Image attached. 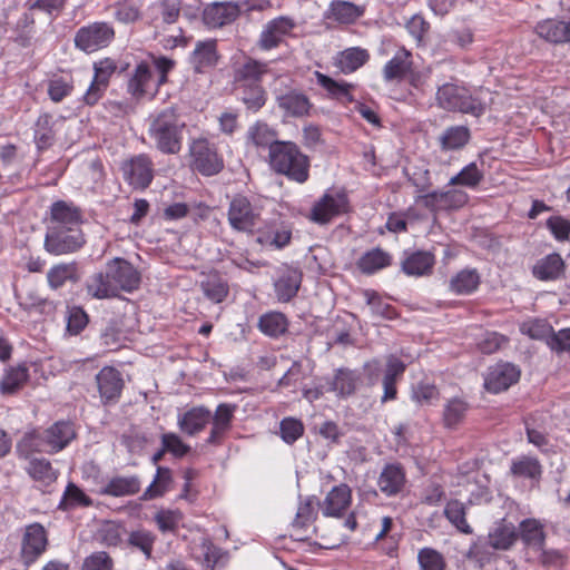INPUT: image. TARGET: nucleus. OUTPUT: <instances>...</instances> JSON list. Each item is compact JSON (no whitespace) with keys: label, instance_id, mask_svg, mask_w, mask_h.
Returning <instances> with one entry per match:
<instances>
[{"label":"nucleus","instance_id":"obj_1","mask_svg":"<svg viewBox=\"0 0 570 570\" xmlns=\"http://www.w3.org/2000/svg\"><path fill=\"white\" fill-rule=\"evenodd\" d=\"M140 273L128 261L116 257L106 264L105 273H97L87 283L94 298L117 297L120 291L131 293L139 287Z\"/></svg>","mask_w":570,"mask_h":570},{"label":"nucleus","instance_id":"obj_2","mask_svg":"<svg viewBox=\"0 0 570 570\" xmlns=\"http://www.w3.org/2000/svg\"><path fill=\"white\" fill-rule=\"evenodd\" d=\"M76 438L71 422L58 421L43 431L24 433L17 444L19 455L28 458L36 452L57 453Z\"/></svg>","mask_w":570,"mask_h":570},{"label":"nucleus","instance_id":"obj_3","mask_svg":"<svg viewBox=\"0 0 570 570\" xmlns=\"http://www.w3.org/2000/svg\"><path fill=\"white\" fill-rule=\"evenodd\" d=\"M185 124L173 108L160 111L149 126V136L158 150L164 154H178L181 149Z\"/></svg>","mask_w":570,"mask_h":570},{"label":"nucleus","instance_id":"obj_4","mask_svg":"<svg viewBox=\"0 0 570 570\" xmlns=\"http://www.w3.org/2000/svg\"><path fill=\"white\" fill-rule=\"evenodd\" d=\"M247 139L256 147H267V161L277 174H285V141L276 139V132L267 125L257 122L249 127Z\"/></svg>","mask_w":570,"mask_h":570},{"label":"nucleus","instance_id":"obj_5","mask_svg":"<svg viewBox=\"0 0 570 570\" xmlns=\"http://www.w3.org/2000/svg\"><path fill=\"white\" fill-rule=\"evenodd\" d=\"M80 227H48L45 249L51 255H65L79 250L85 245Z\"/></svg>","mask_w":570,"mask_h":570},{"label":"nucleus","instance_id":"obj_6","mask_svg":"<svg viewBox=\"0 0 570 570\" xmlns=\"http://www.w3.org/2000/svg\"><path fill=\"white\" fill-rule=\"evenodd\" d=\"M229 226L242 233H253L261 220V209L244 195H236L227 210Z\"/></svg>","mask_w":570,"mask_h":570},{"label":"nucleus","instance_id":"obj_7","mask_svg":"<svg viewBox=\"0 0 570 570\" xmlns=\"http://www.w3.org/2000/svg\"><path fill=\"white\" fill-rule=\"evenodd\" d=\"M49 533L39 522L27 524L23 529L20 558L26 567L33 564L47 551Z\"/></svg>","mask_w":570,"mask_h":570},{"label":"nucleus","instance_id":"obj_8","mask_svg":"<svg viewBox=\"0 0 570 570\" xmlns=\"http://www.w3.org/2000/svg\"><path fill=\"white\" fill-rule=\"evenodd\" d=\"M115 30L107 22H94L81 27L75 36V45L85 52L106 48L114 39Z\"/></svg>","mask_w":570,"mask_h":570},{"label":"nucleus","instance_id":"obj_9","mask_svg":"<svg viewBox=\"0 0 570 570\" xmlns=\"http://www.w3.org/2000/svg\"><path fill=\"white\" fill-rule=\"evenodd\" d=\"M189 151L193 167L204 176L216 175L224 167L223 158L207 139L194 140Z\"/></svg>","mask_w":570,"mask_h":570},{"label":"nucleus","instance_id":"obj_10","mask_svg":"<svg viewBox=\"0 0 570 570\" xmlns=\"http://www.w3.org/2000/svg\"><path fill=\"white\" fill-rule=\"evenodd\" d=\"M242 12V4L235 1H214L207 3L202 12V20L209 29L222 28L233 23Z\"/></svg>","mask_w":570,"mask_h":570},{"label":"nucleus","instance_id":"obj_11","mask_svg":"<svg viewBox=\"0 0 570 570\" xmlns=\"http://www.w3.org/2000/svg\"><path fill=\"white\" fill-rule=\"evenodd\" d=\"M348 200L344 193H326L313 206L311 219L317 224H327L334 217L347 212Z\"/></svg>","mask_w":570,"mask_h":570},{"label":"nucleus","instance_id":"obj_12","mask_svg":"<svg viewBox=\"0 0 570 570\" xmlns=\"http://www.w3.org/2000/svg\"><path fill=\"white\" fill-rule=\"evenodd\" d=\"M125 179L136 189L147 188L154 178V164L147 155H138L122 166Z\"/></svg>","mask_w":570,"mask_h":570},{"label":"nucleus","instance_id":"obj_13","mask_svg":"<svg viewBox=\"0 0 570 570\" xmlns=\"http://www.w3.org/2000/svg\"><path fill=\"white\" fill-rule=\"evenodd\" d=\"M416 202L431 212L456 209L468 202V194L462 190L432 191L421 195Z\"/></svg>","mask_w":570,"mask_h":570},{"label":"nucleus","instance_id":"obj_14","mask_svg":"<svg viewBox=\"0 0 570 570\" xmlns=\"http://www.w3.org/2000/svg\"><path fill=\"white\" fill-rule=\"evenodd\" d=\"M520 370L511 363H498L489 367L484 376V387L491 393H500L517 383Z\"/></svg>","mask_w":570,"mask_h":570},{"label":"nucleus","instance_id":"obj_15","mask_svg":"<svg viewBox=\"0 0 570 570\" xmlns=\"http://www.w3.org/2000/svg\"><path fill=\"white\" fill-rule=\"evenodd\" d=\"M352 505V490L347 484H338L331 489L320 504L324 517L343 518Z\"/></svg>","mask_w":570,"mask_h":570},{"label":"nucleus","instance_id":"obj_16","mask_svg":"<svg viewBox=\"0 0 570 570\" xmlns=\"http://www.w3.org/2000/svg\"><path fill=\"white\" fill-rule=\"evenodd\" d=\"M235 410L236 405L228 403H222L217 406L214 415L212 414V429L208 438L206 439V444H222L225 435L232 428Z\"/></svg>","mask_w":570,"mask_h":570},{"label":"nucleus","instance_id":"obj_17","mask_svg":"<svg viewBox=\"0 0 570 570\" xmlns=\"http://www.w3.org/2000/svg\"><path fill=\"white\" fill-rule=\"evenodd\" d=\"M219 60L217 51V40L207 39L197 41L194 51L190 55V63L194 70L203 73L210 68H214Z\"/></svg>","mask_w":570,"mask_h":570},{"label":"nucleus","instance_id":"obj_18","mask_svg":"<svg viewBox=\"0 0 570 570\" xmlns=\"http://www.w3.org/2000/svg\"><path fill=\"white\" fill-rule=\"evenodd\" d=\"M406 368L405 363L397 356L391 354L386 357L385 370L383 375V395L381 401L383 403L396 399L397 390L396 382L400 380Z\"/></svg>","mask_w":570,"mask_h":570},{"label":"nucleus","instance_id":"obj_19","mask_svg":"<svg viewBox=\"0 0 570 570\" xmlns=\"http://www.w3.org/2000/svg\"><path fill=\"white\" fill-rule=\"evenodd\" d=\"M535 33L553 45L570 43V19H546L537 23Z\"/></svg>","mask_w":570,"mask_h":570},{"label":"nucleus","instance_id":"obj_20","mask_svg":"<svg viewBox=\"0 0 570 570\" xmlns=\"http://www.w3.org/2000/svg\"><path fill=\"white\" fill-rule=\"evenodd\" d=\"M212 420V412L205 406H194L178 415L177 425L179 430L194 436L202 432Z\"/></svg>","mask_w":570,"mask_h":570},{"label":"nucleus","instance_id":"obj_21","mask_svg":"<svg viewBox=\"0 0 570 570\" xmlns=\"http://www.w3.org/2000/svg\"><path fill=\"white\" fill-rule=\"evenodd\" d=\"M101 399L105 402L115 401L120 396L124 387L121 374L114 367L106 366L96 375Z\"/></svg>","mask_w":570,"mask_h":570},{"label":"nucleus","instance_id":"obj_22","mask_svg":"<svg viewBox=\"0 0 570 570\" xmlns=\"http://www.w3.org/2000/svg\"><path fill=\"white\" fill-rule=\"evenodd\" d=\"M405 472L400 464H386L377 479L380 491L386 497L399 494L405 485Z\"/></svg>","mask_w":570,"mask_h":570},{"label":"nucleus","instance_id":"obj_23","mask_svg":"<svg viewBox=\"0 0 570 570\" xmlns=\"http://www.w3.org/2000/svg\"><path fill=\"white\" fill-rule=\"evenodd\" d=\"M309 176V159L298 147L287 141V179L303 184Z\"/></svg>","mask_w":570,"mask_h":570},{"label":"nucleus","instance_id":"obj_24","mask_svg":"<svg viewBox=\"0 0 570 570\" xmlns=\"http://www.w3.org/2000/svg\"><path fill=\"white\" fill-rule=\"evenodd\" d=\"M491 102L492 92L489 89L478 88L471 91L465 88L464 98L460 100L462 106L458 108V111L480 117L485 112Z\"/></svg>","mask_w":570,"mask_h":570},{"label":"nucleus","instance_id":"obj_25","mask_svg":"<svg viewBox=\"0 0 570 570\" xmlns=\"http://www.w3.org/2000/svg\"><path fill=\"white\" fill-rule=\"evenodd\" d=\"M51 225L49 227H79L81 223L80 210L71 204L58 200L52 204Z\"/></svg>","mask_w":570,"mask_h":570},{"label":"nucleus","instance_id":"obj_26","mask_svg":"<svg viewBox=\"0 0 570 570\" xmlns=\"http://www.w3.org/2000/svg\"><path fill=\"white\" fill-rule=\"evenodd\" d=\"M314 503L315 498H307L304 502H301L289 534L295 541H302L307 537V532L314 520Z\"/></svg>","mask_w":570,"mask_h":570},{"label":"nucleus","instance_id":"obj_27","mask_svg":"<svg viewBox=\"0 0 570 570\" xmlns=\"http://www.w3.org/2000/svg\"><path fill=\"white\" fill-rule=\"evenodd\" d=\"M140 487L141 482L137 475L115 476L100 488L99 493L116 498L127 497L138 493Z\"/></svg>","mask_w":570,"mask_h":570},{"label":"nucleus","instance_id":"obj_28","mask_svg":"<svg viewBox=\"0 0 570 570\" xmlns=\"http://www.w3.org/2000/svg\"><path fill=\"white\" fill-rule=\"evenodd\" d=\"M412 53L401 47L394 56L383 67V78L385 81L402 79L412 67Z\"/></svg>","mask_w":570,"mask_h":570},{"label":"nucleus","instance_id":"obj_29","mask_svg":"<svg viewBox=\"0 0 570 570\" xmlns=\"http://www.w3.org/2000/svg\"><path fill=\"white\" fill-rule=\"evenodd\" d=\"M481 277L475 268H464L454 274L449 281V291L454 295H470L480 285Z\"/></svg>","mask_w":570,"mask_h":570},{"label":"nucleus","instance_id":"obj_30","mask_svg":"<svg viewBox=\"0 0 570 570\" xmlns=\"http://www.w3.org/2000/svg\"><path fill=\"white\" fill-rule=\"evenodd\" d=\"M79 279V268L76 262L53 265L47 273V282L51 289L62 287L67 282L77 283Z\"/></svg>","mask_w":570,"mask_h":570},{"label":"nucleus","instance_id":"obj_31","mask_svg":"<svg viewBox=\"0 0 570 570\" xmlns=\"http://www.w3.org/2000/svg\"><path fill=\"white\" fill-rule=\"evenodd\" d=\"M517 538L515 527L505 520L495 523L488 535L489 544L497 550H508L517 541Z\"/></svg>","mask_w":570,"mask_h":570},{"label":"nucleus","instance_id":"obj_32","mask_svg":"<svg viewBox=\"0 0 570 570\" xmlns=\"http://www.w3.org/2000/svg\"><path fill=\"white\" fill-rule=\"evenodd\" d=\"M370 59V53L361 47H351L337 55L336 66L343 73H351L364 66Z\"/></svg>","mask_w":570,"mask_h":570},{"label":"nucleus","instance_id":"obj_33","mask_svg":"<svg viewBox=\"0 0 570 570\" xmlns=\"http://www.w3.org/2000/svg\"><path fill=\"white\" fill-rule=\"evenodd\" d=\"M151 82L153 70L147 62H140L136 66L128 81V92L136 98H140L149 92Z\"/></svg>","mask_w":570,"mask_h":570},{"label":"nucleus","instance_id":"obj_34","mask_svg":"<svg viewBox=\"0 0 570 570\" xmlns=\"http://www.w3.org/2000/svg\"><path fill=\"white\" fill-rule=\"evenodd\" d=\"M434 257L429 252H414L402 263V269L410 276H423L431 272Z\"/></svg>","mask_w":570,"mask_h":570},{"label":"nucleus","instance_id":"obj_35","mask_svg":"<svg viewBox=\"0 0 570 570\" xmlns=\"http://www.w3.org/2000/svg\"><path fill=\"white\" fill-rule=\"evenodd\" d=\"M563 265L559 254H550L535 263L532 273L538 279L552 281L561 275Z\"/></svg>","mask_w":570,"mask_h":570},{"label":"nucleus","instance_id":"obj_36","mask_svg":"<svg viewBox=\"0 0 570 570\" xmlns=\"http://www.w3.org/2000/svg\"><path fill=\"white\" fill-rule=\"evenodd\" d=\"M364 13V9L348 1H333L330 4L328 18L340 23H353Z\"/></svg>","mask_w":570,"mask_h":570},{"label":"nucleus","instance_id":"obj_37","mask_svg":"<svg viewBox=\"0 0 570 570\" xmlns=\"http://www.w3.org/2000/svg\"><path fill=\"white\" fill-rule=\"evenodd\" d=\"M361 377L355 371L340 368L331 383V390L340 396L353 394L360 385Z\"/></svg>","mask_w":570,"mask_h":570},{"label":"nucleus","instance_id":"obj_38","mask_svg":"<svg viewBox=\"0 0 570 570\" xmlns=\"http://www.w3.org/2000/svg\"><path fill=\"white\" fill-rule=\"evenodd\" d=\"M510 472L515 478L538 481L542 468L535 458L523 455L512 461Z\"/></svg>","mask_w":570,"mask_h":570},{"label":"nucleus","instance_id":"obj_39","mask_svg":"<svg viewBox=\"0 0 570 570\" xmlns=\"http://www.w3.org/2000/svg\"><path fill=\"white\" fill-rule=\"evenodd\" d=\"M465 88L454 83H444L438 89L436 100L441 108L449 111H458L462 106L460 100L464 98Z\"/></svg>","mask_w":570,"mask_h":570},{"label":"nucleus","instance_id":"obj_40","mask_svg":"<svg viewBox=\"0 0 570 570\" xmlns=\"http://www.w3.org/2000/svg\"><path fill=\"white\" fill-rule=\"evenodd\" d=\"M285 37V17L281 16L269 21L263 30L259 45L263 49L269 50L277 47Z\"/></svg>","mask_w":570,"mask_h":570},{"label":"nucleus","instance_id":"obj_41","mask_svg":"<svg viewBox=\"0 0 570 570\" xmlns=\"http://www.w3.org/2000/svg\"><path fill=\"white\" fill-rule=\"evenodd\" d=\"M470 139V130L464 126L446 128L439 138L442 150H456L463 148Z\"/></svg>","mask_w":570,"mask_h":570},{"label":"nucleus","instance_id":"obj_42","mask_svg":"<svg viewBox=\"0 0 570 570\" xmlns=\"http://www.w3.org/2000/svg\"><path fill=\"white\" fill-rule=\"evenodd\" d=\"M27 472L35 481L42 485H49L58 478V473L51 463L43 458L30 460Z\"/></svg>","mask_w":570,"mask_h":570},{"label":"nucleus","instance_id":"obj_43","mask_svg":"<svg viewBox=\"0 0 570 570\" xmlns=\"http://www.w3.org/2000/svg\"><path fill=\"white\" fill-rule=\"evenodd\" d=\"M52 117L48 114L40 115L35 125V142L38 149H47L53 145L55 130Z\"/></svg>","mask_w":570,"mask_h":570},{"label":"nucleus","instance_id":"obj_44","mask_svg":"<svg viewBox=\"0 0 570 570\" xmlns=\"http://www.w3.org/2000/svg\"><path fill=\"white\" fill-rule=\"evenodd\" d=\"M171 482V471L165 466H157L156 475L149 487L144 491L141 500H153L163 497Z\"/></svg>","mask_w":570,"mask_h":570},{"label":"nucleus","instance_id":"obj_45","mask_svg":"<svg viewBox=\"0 0 570 570\" xmlns=\"http://www.w3.org/2000/svg\"><path fill=\"white\" fill-rule=\"evenodd\" d=\"M391 264V256L381 248L365 253L358 261V268L366 274H373Z\"/></svg>","mask_w":570,"mask_h":570},{"label":"nucleus","instance_id":"obj_46","mask_svg":"<svg viewBox=\"0 0 570 570\" xmlns=\"http://www.w3.org/2000/svg\"><path fill=\"white\" fill-rule=\"evenodd\" d=\"M204 295L215 304L222 303L228 295L227 283L218 275H210L200 283Z\"/></svg>","mask_w":570,"mask_h":570},{"label":"nucleus","instance_id":"obj_47","mask_svg":"<svg viewBox=\"0 0 570 570\" xmlns=\"http://www.w3.org/2000/svg\"><path fill=\"white\" fill-rule=\"evenodd\" d=\"M315 77L317 80V83L323 87L330 96L337 98V99H346L347 101H352L353 97L351 95V89L353 86L347 82H338L332 79L331 77L320 72L315 71Z\"/></svg>","mask_w":570,"mask_h":570},{"label":"nucleus","instance_id":"obj_48","mask_svg":"<svg viewBox=\"0 0 570 570\" xmlns=\"http://www.w3.org/2000/svg\"><path fill=\"white\" fill-rule=\"evenodd\" d=\"M258 328L271 337H278L285 333V315L281 312H267L258 320Z\"/></svg>","mask_w":570,"mask_h":570},{"label":"nucleus","instance_id":"obj_49","mask_svg":"<svg viewBox=\"0 0 570 570\" xmlns=\"http://www.w3.org/2000/svg\"><path fill=\"white\" fill-rule=\"evenodd\" d=\"M364 297L373 318L380 321L392 320L395 317L396 313L394 308L384 299H382V297L379 296L375 292L365 291Z\"/></svg>","mask_w":570,"mask_h":570},{"label":"nucleus","instance_id":"obj_50","mask_svg":"<svg viewBox=\"0 0 570 570\" xmlns=\"http://www.w3.org/2000/svg\"><path fill=\"white\" fill-rule=\"evenodd\" d=\"M520 537L531 547L540 548L544 540L542 524L535 519H527L520 523Z\"/></svg>","mask_w":570,"mask_h":570},{"label":"nucleus","instance_id":"obj_51","mask_svg":"<svg viewBox=\"0 0 570 570\" xmlns=\"http://www.w3.org/2000/svg\"><path fill=\"white\" fill-rule=\"evenodd\" d=\"M28 380V368L24 365L10 368L3 376L0 389L3 394H12Z\"/></svg>","mask_w":570,"mask_h":570},{"label":"nucleus","instance_id":"obj_52","mask_svg":"<svg viewBox=\"0 0 570 570\" xmlns=\"http://www.w3.org/2000/svg\"><path fill=\"white\" fill-rule=\"evenodd\" d=\"M444 514L446 519L461 532L469 534L472 532L471 527L469 525L465 519V507L462 502L458 500H452L448 502Z\"/></svg>","mask_w":570,"mask_h":570},{"label":"nucleus","instance_id":"obj_53","mask_svg":"<svg viewBox=\"0 0 570 570\" xmlns=\"http://www.w3.org/2000/svg\"><path fill=\"white\" fill-rule=\"evenodd\" d=\"M483 179L482 171L478 168L475 163H470L464 168L461 169V171L453 176L449 185L450 186H464L469 188H475L481 180Z\"/></svg>","mask_w":570,"mask_h":570},{"label":"nucleus","instance_id":"obj_54","mask_svg":"<svg viewBox=\"0 0 570 570\" xmlns=\"http://www.w3.org/2000/svg\"><path fill=\"white\" fill-rule=\"evenodd\" d=\"M520 331L533 340H546V342L554 333L552 326L547 321L540 318L523 322L520 325Z\"/></svg>","mask_w":570,"mask_h":570},{"label":"nucleus","instance_id":"obj_55","mask_svg":"<svg viewBox=\"0 0 570 570\" xmlns=\"http://www.w3.org/2000/svg\"><path fill=\"white\" fill-rule=\"evenodd\" d=\"M267 66L256 60L246 61L236 72V80L247 85H254L266 72Z\"/></svg>","mask_w":570,"mask_h":570},{"label":"nucleus","instance_id":"obj_56","mask_svg":"<svg viewBox=\"0 0 570 570\" xmlns=\"http://www.w3.org/2000/svg\"><path fill=\"white\" fill-rule=\"evenodd\" d=\"M91 504L92 500L73 483L68 484L63 494V499L60 502V507H63V509L75 507H90Z\"/></svg>","mask_w":570,"mask_h":570},{"label":"nucleus","instance_id":"obj_57","mask_svg":"<svg viewBox=\"0 0 570 570\" xmlns=\"http://www.w3.org/2000/svg\"><path fill=\"white\" fill-rule=\"evenodd\" d=\"M140 16V4L135 0H124L115 6V17L122 23L136 22Z\"/></svg>","mask_w":570,"mask_h":570},{"label":"nucleus","instance_id":"obj_58","mask_svg":"<svg viewBox=\"0 0 570 570\" xmlns=\"http://www.w3.org/2000/svg\"><path fill=\"white\" fill-rule=\"evenodd\" d=\"M154 519L161 532H175L181 522L183 514L179 510H160Z\"/></svg>","mask_w":570,"mask_h":570},{"label":"nucleus","instance_id":"obj_59","mask_svg":"<svg viewBox=\"0 0 570 570\" xmlns=\"http://www.w3.org/2000/svg\"><path fill=\"white\" fill-rule=\"evenodd\" d=\"M417 560L422 570H445L443 556L432 548L421 549L417 554Z\"/></svg>","mask_w":570,"mask_h":570},{"label":"nucleus","instance_id":"obj_60","mask_svg":"<svg viewBox=\"0 0 570 570\" xmlns=\"http://www.w3.org/2000/svg\"><path fill=\"white\" fill-rule=\"evenodd\" d=\"M468 405L459 399H453L448 402L444 409V423L448 428L456 426L465 415Z\"/></svg>","mask_w":570,"mask_h":570},{"label":"nucleus","instance_id":"obj_61","mask_svg":"<svg viewBox=\"0 0 570 570\" xmlns=\"http://www.w3.org/2000/svg\"><path fill=\"white\" fill-rule=\"evenodd\" d=\"M156 537L148 530L139 529L129 534L130 546L139 549L147 558H150Z\"/></svg>","mask_w":570,"mask_h":570},{"label":"nucleus","instance_id":"obj_62","mask_svg":"<svg viewBox=\"0 0 570 570\" xmlns=\"http://www.w3.org/2000/svg\"><path fill=\"white\" fill-rule=\"evenodd\" d=\"M161 445H164V451L173 454L175 458H183L189 451L190 446L181 440V438L173 432L163 433L160 436Z\"/></svg>","mask_w":570,"mask_h":570},{"label":"nucleus","instance_id":"obj_63","mask_svg":"<svg viewBox=\"0 0 570 570\" xmlns=\"http://www.w3.org/2000/svg\"><path fill=\"white\" fill-rule=\"evenodd\" d=\"M73 85L71 79L57 77L50 79L48 82V95L53 102L62 101L71 94Z\"/></svg>","mask_w":570,"mask_h":570},{"label":"nucleus","instance_id":"obj_64","mask_svg":"<svg viewBox=\"0 0 570 570\" xmlns=\"http://www.w3.org/2000/svg\"><path fill=\"white\" fill-rule=\"evenodd\" d=\"M114 561L105 551H97L85 558L81 570H112Z\"/></svg>","mask_w":570,"mask_h":570}]
</instances>
